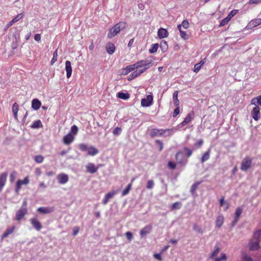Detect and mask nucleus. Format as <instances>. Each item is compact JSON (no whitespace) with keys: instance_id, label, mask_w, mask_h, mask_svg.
Here are the masks:
<instances>
[{"instance_id":"obj_33","label":"nucleus","mask_w":261,"mask_h":261,"mask_svg":"<svg viewBox=\"0 0 261 261\" xmlns=\"http://www.w3.org/2000/svg\"><path fill=\"white\" fill-rule=\"evenodd\" d=\"M182 204L180 202H175L172 204L171 210H179L181 207Z\"/></svg>"},{"instance_id":"obj_54","label":"nucleus","mask_w":261,"mask_h":261,"mask_svg":"<svg viewBox=\"0 0 261 261\" xmlns=\"http://www.w3.org/2000/svg\"><path fill=\"white\" fill-rule=\"evenodd\" d=\"M12 112L13 113H18V105L15 102L12 106Z\"/></svg>"},{"instance_id":"obj_13","label":"nucleus","mask_w":261,"mask_h":261,"mask_svg":"<svg viewBox=\"0 0 261 261\" xmlns=\"http://www.w3.org/2000/svg\"><path fill=\"white\" fill-rule=\"evenodd\" d=\"M261 24V18L254 19L251 20L247 25L248 29H251Z\"/></svg>"},{"instance_id":"obj_62","label":"nucleus","mask_w":261,"mask_h":261,"mask_svg":"<svg viewBox=\"0 0 261 261\" xmlns=\"http://www.w3.org/2000/svg\"><path fill=\"white\" fill-rule=\"evenodd\" d=\"M243 259L244 261H252V258L247 254L243 255Z\"/></svg>"},{"instance_id":"obj_63","label":"nucleus","mask_w":261,"mask_h":261,"mask_svg":"<svg viewBox=\"0 0 261 261\" xmlns=\"http://www.w3.org/2000/svg\"><path fill=\"white\" fill-rule=\"evenodd\" d=\"M79 231V227L75 226L73 228V235L74 236H75L77 234L78 232Z\"/></svg>"},{"instance_id":"obj_46","label":"nucleus","mask_w":261,"mask_h":261,"mask_svg":"<svg viewBox=\"0 0 261 261\" xmlns=\"http://www.w3.org/2000/svg\"><path fill=\"white\" fill-rule=\"evenodd\" d=\"M17 176V172L15 171H13L10 175V181L13 182L14 181Z\"/></svg>"},{"instance_id":"obj_40","label":"nucleus","mask_w":261,"mask_h":261,"mask_svg":"<svg viewBox=\"0 0 261 261\" xmlns=\"http://www.w3.org/2000/svg\"><path fill=\"white\" fill-rule=\"evenodd\" d=\"M34 160L37 163H41L44 160V158L41 155H37L34 157Z\"/></svg>"},{"instance_id":"obj_58","label":"nucleus","mask_w":261,"mask_h":261,"mask_svg":"<svg viewBox=\"0 0 261 261\" xmlns=\"http://www.w3.org/2000/svg\"><path fill=\"white\" fill-rule=\"evenodd\" d=\"M176 108L174 109L173 117H175L177 115L179 114V106H176Z\"/></svg>"},{"instance_id":"obj_52","label":"nucleus","mask_w":261,"mask_h":261,"mask_svg":"<svg viewBox=\"0 0 261 261\" xmlns=\"http://www.w3.org/2000/svg\"><path fill=\"white\" fill-rule=\"evenodd\" d=\"M184 150L186 151V154L188 158L191 156L193 151L191 149L187 147H185L184 148Z\"/></svg>"},{"instance_id":"obj_64","label":"nucleus","mask_w":261,"mask_h":261,"mask_svg":"<svg viewBox=\"0 0 261 261\" xmlns=\"http://www.w3.org/2000/svg\"><path fill=\"white\" fill-rule=\"evenodd\" d=\"M153 256L155 258L160 261H161L162 260L161 254L160 253H155L154 254Z\"/></svg>"},{"instance_id":"obj_50","label":"nucleus","mask_w":261,"mask_h":261,"mask_svg":"<svg viewBox=\"0 0 261 261\" xmlns=\"http://www.w3.org/2000/svg\"><path fill=\"white\" fill-rule=\"evenodd\" d=\"M226 259V255L224 253H222L220 257H216L215 261H222Z\"/></svg>"},{"instance_id":"obj_8","label":"nucleus","mask_w":261,"mask_h":261,"mask_svg":"<svg viewBox=\"0 0 261 261\" xmlns=\"http://www.w3.org/2000/svg\"><path fill=\"white\" fill-rule=\"evenodd\" d=\"M252 159L248 156L244 158L241 163L240 169L243 171H247L251 167Z\"/></svg>"},{"instance_id":"obj_34","label":"nucleus","mask_w":261,"mask_h":261,"mask_svg":"<svg viewBox=\"0 0 261 261\" xmlns=\"http://www.w3.org/2000/svg\"><path fill=\"white\" fill-rule=\"evenodd\" d=\"M160 48L163 52H165L168 48V44L166 41L163 40L160 43Z\"/></svg>"},{"instance_id":"obj_32","label":"nucleus","mask_w":261,"mask_h":261,"mask_svg":"<svg viewBox=\"0 0 261 261\" xmlns=\"http://www.w3.org/2000/svg\"><path fill=\"white\" fill-rule=\"evenodd\" d=\"M159 47V44L158 43L152 44L151 47L149 49V51L151 54H153L156 52Z\"/></svg>"},{"instance_id":"obj_15","label":"nucleus","mask_w":261,"mask_h":261,"mask_svg":"<svg viewBox=\"0 0 261 261\" xmlns=\"http://www.w3.org/2000/svg\"><path fill=\"white\" fill-rule=\"evenodd\" d=\"M192 118L191 114L190 113L188 114L186 116V118L184 119V121H182L180 123H179L177 126V129H180L182 126H185L186 124L190 123L192 121Z\"/></svg>"},{"instance_id":"obj_12","label":"nucleus","mask_w":261,"mask_h":261,"mask_svg":"<svg viewBox=\"0 0 261 261\" xmlns=\"http://www.w3.org/2000/svg\"><path fill=\"white\" fill-rule=\"evenodd\" d=\"M152 229V227L151 225H147L144 227L140 231V235L141 238L144 237L150 233Z\"/></svg>"},{"instance_id":"obj_21","label":"nucleus","mask_w":261,"mask_h":261,"mask_svg":"<svg viewBox=\"0 0 261 261\" xmlns=\"http://www.w3.org/2000/svg\"><path fill=\"white\" fill-rule=\"evenodd\" d=\"M74 140V137L71 133L65 135L63 138V142L65 144L68 145L71 143Z\"/></svg>"},{"instance_id":"obj_25","label":"nucleus","mask_w":261,"mask_h":261,"mask_svg":"<svg viewBox=\"0 0 261 261\" xmlns=\"http://www.w3.org/2000/svg\"><path fill=\"white\" fill-rule=\"evenodd\" d=\"M15 228V226H12L7 228V229L5 231L4 233L2 236V238L4 239L5 238L7 237L9 235L12 234Z\"/></svg>"},{"instance_id":"obj_49","label":"nucleus","mask_w":261,"mask_h":261,"mask_svg":"<svg viewBox=\"0 0 261 261\" xmlns=\"http://www.w3.org/2000/svg\"><path fill=\"white\" fill-rule=\"evenodd\" d=\"M193 229L198 233H203V231H202L201 228L200 227H199V226H198L196 224H194V225H193Z\"/></svg>"},{"instance_id":"obj_55","label":"nucleus","mask_w":261,"mask_h":261,"mask_svg":"<svg viewBox=\"0 0 261 261\" xmlns=\"http://www.w3.org/2000/svg\"><path fill=\"white\" fill-rule=\"evenodd\" d=\"M125 236L129 241H130L133 239V233L130 231H127L125 233Z\"/></svg>"},{"instance_id":"obj_19","label":"nucleus","mask_w":261,"mask_h":261,"mask_svg":"<svg viewBox=\"0 0 261 261\" xmlns=\"http://www.w3.org/2000/svg\"><path fill=\"white\" fill-rule=\"evenodd\" d=\"M65 70L66 71V76L69 79L71 77L72 71L71 62L69 61H66L65 62Z\"/></svg>"},{"instance_id":"obj_31","label":"nucleus","mask_w":261,"mask_h":261,"mask_svg":"<svg viewBox=\"0 0 261 261\" xmlns=\"http://www.w3.org/2000/svg\"><path fill=\"white\" fill-rule=\"evenodd\" d=\"M178 91H175L173 94V100L175 106H179V102L178 99Z\"/></svg>"},{"instance_id":"obj_14","label":"nucleus","mask_w":261,"mask_h":261,"mask_svg":"<svg viewBox=\"0 0 261 261\" xmlns=\"http://www.w3.org/2000/svg\"><path fill=\"white\" fill-rule=\"evenodd\" d=\"M8 176V173L5 172L0 175V191H1L6 185Z\"/></svg>"},{"instance_id":"obj_10","label":"nucleus","mask_w":261,"mask_h":261,"mask_svg":"<svg viewBox=\"0 0 261 261\" xmlns=\"http://www.w3.org/2000/svg\"><path fill=\"white\" fill-rule=\"evenodd\" d=\"M251 115L254 120L257 121L259 120L260 117V108L258 106H256L253 108L251 112Z\"/></svg>"},{"instance_id":"obj_60","label":"nucleus","mask_w":261,"mask_h":261,"mask_svg":"<svg viewBox=\"0 0 261 261\" xmlns=\"http://www.w3.org/2000/svg\"><path fill=\"white\" fill-rule=\"evenodd\" d=\"M200 65H199L198 64H195L194 66L193 71L197 73L201 69Z\"/></svg>"},{"instance_id":"obj_38","label":"nucleus","mask_w":261,"mask_h":261,"mask_svg":"<svg viewBox=\"0 0 261 261\" xmlns=\"http://www.w3.org/2000/svg\"><path fill=\"white\" fill-rule=\"evenodd\" d=\"M243 210L241 207H238L235 211V218H239L242 213Z\"/></svg>"},{"instance_id":"obj_28","label":"nucleus","mask_w":261,"mask_h":261,"mask_svg":"<svg viewBox=\"0 0 261 261\" xmlns=\"http://www.w3.org/2000/svg\"><path fill=\"white\" fill-rule=\"evenodd\" d=\"M117 96L120 99L127 100L129 98V94H128V93L119 92L117 93Z\"/></svg>"},{"instance_id":"obj_16","label":"nucleus","mask_w":261,"mask_h":261,"mask_svg":"<svg viewBox=\"0 0 261 261\" xmlns=\"http://www.w3.org/2000/svg\"><path fill=\"white\" fill-rule=\"evenodd\" d=\"M116 193L117 192L116 191L110 192L107 193L102 200V203L105 205L107 204L109 200L112 198Z\"/></svg>"},{"instance_id":"obj_29","label":"nucleus","mask_w":261,"mask_h":261,"mask_svg":"<svg viewBox=\"0 0 261 261\" xmlns=\"http://www.w3.org/2000/svg\"><path fill=\"white\" fill-rule=\"evenodd\" d=\"M251 104L255 106H257V105L261 106V95L252 99Z\"/></svg>"},{"instance_id":"obj_17","label":"nucleus","mask_w":261,"mask_h":261,"mask_svg":"<svg viewBox=\"0 0 261 261\" xmlns=\"http://www.w3.org/2000/svg\"><path fill=\"white\" fill-rule=\"evenodd\" d=\"M32 225L38 231L42 228L41 223L35 218H31L30 220Z\"/></svg>"},{"instance_id":"obj_41","label":"nucleus","mask_w":261,"mask_h":261,"mask_svg":"<svg viewBox=\"0 0 261 261\" xmlns=\"http://www.w3.org/2000/svg\"><path fill=\"white\" fill-rule=\"evenodd\" d=\"M201 183V182H195L191 187V190H190V191L191 192L192 194H194L196 191V190L197 189L198 186H199V185Z\"/></svg>"},{"instance_id":"obj_1","label":"nucleus","mask_w":261,"mask_h":261,"mask_svg":"<svg viewBox=\"0 0 261 261\" xmlns=\"http://www.w3.org/2000/svg\"><path fill=\"white\" fill-rule=\"evenodd\" d=\"M152 62L153 60L151 58H148L144 60L139 61L133 65L126 66L123 69L122 73L126 75L130 71H134L132 73V76L133 78L136 77L149 68L152 65Z\"/></svg>"},{"instance_id":"obj_35","label":"nucleus","mask_w":261,"mask_h":261,"mask_svg":"<svg viewBox=\"0 0 261 261\" xmlns=\"http://www.w3.org/2000/svg\"><path fill=\"white\" fill-rule=\"evenodd\" d=\"M220 251V248L218 246H215V250L212 252L210 256V258H212L218 255Z\"/></svg>"},{"instance_id":"obj_2","label":"nucleus","mask_w":261,"mask_h":261,"mask_svg":"<svg viewBox=\"0 0 261 261\" xmlns=\"http://www.w3.org/2000/svg\"><path fill=\"white\" fill-rule=\"evenodd\" d=\"M176 128H168V129H152L150 132V136L151 137H168L172 135L175 132Z\"/></svg>"},{"instance_id":"obj_11","label":"nucleus","mask_w":261,"mask_h":261,"mask_svg":"<svg viewBox=\"0 0 261 261\" xmlns=\"http://www.w3.org/2000/svg\"><path fill=\"white\" fill-rule=\"evenodd\" d=\"M57 178L58 180V182L61 185L66 184L69 180L68 175L65 173L59 174Z\"/></svg>"},{"instance_id":"obj_53","label":"nucleus","mask_w":261,"mask_h":261,"mask_svg":"<svg viewBox=\"0 0 261 261\" xmlns=\"http://www.w3.org/2000/svg\"><path fill=\"white\" fill-rule=\"evenodd\" d=\"M154 186V182L152 180H149L147 181L146 188L148 189H151Z\"/></svg>"},{"instance_id":"obj_5","label":"nucleus","mask_w":261,"mask_h":261,"mask_svg":"<svg viewBox=\"0 0 261 261\" xmlns=\"http://www.w3.org/2000/svg\"><path fill=\"white\" fill-rule=\"evenodd\" d=\"M79 149L83 152L87 151V154L95 156L98 153V150L93 146L88 147L86 144L82 143L79 145Z\"/></svg>"},{"instance_id":"obj_27","label":"nucleus","mask_w":261,"mask_h":261,"mask_svg":"<svg viewBox=\"0 0 261 261\" xmlns=\"http://www.w3.org/2000/svg\"><path fill=\"white\" fill-rule=\"evenodd\" d=\"M107 51L110 55L113 54L115 51V46L112 43H108L106 45Z\"/></svg>"},{"instance_id":"obj_42","label":"nucleus","mask_w":261,"mask_h":261,"mask_svg":"<svg viewBox=\"0 0 261 261\" xmlns=\"http://www.w3.org/2000/svg\"><path fill=\"white\" fill-rule=\"evenodd\" d=\"M203 143V141L202 139L199 140L197 142L194 144V149H198L201 147Z\"/></svg>"},{"instance_id":"obj_3","label":"nucleus","mask_w":261,"mask_h":261,"mask_svg":"<svg viewBox=\"0 0 261 261\" xmlns=\"http://www.w3.org/2000/svg\"><path fill=\"white\" fill-rule=\"evenodd\" d=\"M259 243H261V230L255 231L253 238L250 241L248 245L250 250H257L259 247Z\"/></svg>"},{"instance_id":"obj_4","label":"nucleus","mask_w":261,"mask_h":261,"mask_svg":"<svg viewBox=\"0 0 261 261\" xmlns=\"http://www.w3.org/2000/svg\"><path fill=\"white\" fill-rule=\"evenodd\" d=\"M126 27V23L124 22H119L113 27L108 34V38H112L118 34L121 30Z\"/></svg>"},{"instance_id":"obj_18","label":"nucleus","mask_w":261,"mask_h":261,"mask_svg":"<svg viewBox=\"0 0 261 261\" xmlns=\"http://www.w3.org/2000/svg\"><path fill=\"white\" fill-rule=\"evenodd\" d=\"M87 171L90 173L93 174L97 172L98 168L96 167L93 163H88L86 166Z\"/></svg>"},{"instance_id":"obj_6","label":"nucleus","mask_w":261,"mask_h":261,"mask_svg":"<svg viewBox=\"0 0 261 261\" xmlns=\"http://www.w3.org/2000/svg\"><path fill=\"white\" fill-rule=\"evenodd\" d=\"M27 201L24 200L20 208L16 212L15 219L17 221H20L28 212Z\"/></svg>"},{"instance_id":"obj_36","label":"nucleus","mask_w":261,"mask_h":261,"mask_svg":"<svg viewBox=\"0 0 261 261\" xmlns=\"http://www.w3.org/2000/svg\"><path fill=\"white\" fill-rule=\"evenodd\" d=\"M131 188H132V184L130 183V184H129L127 186V187L124 190H123V191L122 192V196H124L127 195L128 194L129 191L130 190Z\"/></svg>"},{"instance_id":"obj_20","label":"nucleus","mask_w":261,"mask_h":261,"mask_svg":"<svg viewBox=\"0 0 261 261\" xmlns=\"http://www.w3.org/2000/svg\"><path fill=\"white\" fill-rule=\"evenodd\" d=\"M54 211V208L51 207H40L37 209V212L46 214L52 213Z\"/></svg>"},{"instance_id":"obj_23","label":"nucleus","mask_w":261,"mask_h":261,"mask_svg":"<svg viewBox=\"0 0 261 261\" xmlns=\"http://www.w3.org/2000/svg\"><path fill=\"white\" fill-rule=\"evenodd\" d=\"M41 101L37 98L33 99L32 101V108L34 110H38L41 107Z\"/></svg>"},{"instance_id":"obj_43","label":"nucleus","mask_w":261,"mask_h":261,"mask_svg":"<svg viewBox=\"0 0 261 261\" xmlns=\"http://www.w3.org/2000/svg\"><path fill=\"white\" fill-rule=\"evenodd\" d=\"M230 20V19L227 16H226L225 18H224L221 21L219 26L223 27L226 25Z\"/></svg>"},{"instance_id":"obj_44","label":"nucleus","mask_w":261,"mask_h":261,"mask_svg":"<svg viewBox=\"0 0 261 261\" xmlns=\"http://www.w3.org/2000/svg\"><path fill=\"white\" fill-rule=\"evenodd\" d=\"M23 13H19L17 14L12 20L14 21L15 23L18 21L20 19H21L23 17Z\"/></svg>"},{"instance_id":"obj_7","label":"nucleus","mask_w":261,"mask_h":261,"mask_svg":"<svg viewBox=\"0 0 261 261\" xmlns=\"http://www.w3.org/2000/svg\"><path fill=\"white\" fill-rule=\"evenodd\" d=\"M175 158L177 164L182 166H185L188 162V159L185 157L184 153L182 151L177 152L176 154Z\"/></svg>"},{"instance_id":"obj_48","label":"nucleus","mask_w":261,"mask_h":261,"mask_svg":"<svg viewBox=\"0 0 261 261\" xmlns=\"http://www.w3.org/2000/svg\"><path fill=\"white\" fill-rule=\"evenodd\" d=\"M121 131L122 129L121 127H117L113 130V134L114 135L118 136L121 134Z\"/></svg>"},{"instance_id":"obj_24","label":"nucleus","mask_w":261,"mask_h":261,"mask_svg":"<svg viewBox=\"0 0 261 261\" xmlns=\"http://www.w3.org/2000/svg\"><path fill=\"white\" fill-rule=\"evenodd\" d=\"M168 33L166 29L160 28L158 30V35L160 39H162L168 36Z\"/></svg>"},{"instance_id":"obj_47","label":"nucleus","mask_w":261,"mask_h":261,"mask_svg":"<svg viewBox=\"0 0 261 261\" xmlns=\"http://www.w3.org/2000/svg\"><path fill=\"white\" fill-rule=\"evenodd\" d=\"M21 184L18 182V181L16 182L15 188V192L16 194H19V192L21 189Z\"/></svg>"},{"instance_id":"obj_56","label":"nucleus","mask_w":261,"mask_h":261,"mask_svg":"<svg viewBox=\"0 0 261 261\" xmlns=\"http://www.w3.org/2000/svg\"><path fill=\"white\" fill-rule=\"evenodd\" d=\"M181 27H182L184 29H187L189 27V23L187 20H184L182 21L181 24Z\"/></svg>"},{"instance_id":"obj_30","label":"nucleus","mask_w":261,"mask_h":261,"mask_svg":"<svg viewBox=\"0 0 261 261\" xmlns=\"http://www.w3.org/2000/svg\"><path fill=\"white\" fill-rule=\"evenodd\" d=\"M31 127L32 128H38L42 127V124L40 120H37L33 122Z\"/></svg>"},{"instance_id":"obj_22","label":"nucleus","mask_w":261,"mask_h":261,"mask_svg":"<svg viewBox=\"0 0 261 261\" xmlns=\"http://www.w3.org/2000/svg\"><path fill=\"white\" fill-rule=\"evenodd\" d=\"M224 218L222 214H220L216 218L215 223L216 226L220 228L223 224Z\"/></svg>"},{"instance_id":"obj_51","label":"nucleus","mask_w":261,"mask_h":261,"mask_svg":"<svg viewBox=\"0 0 261 261\" xmlns=\"http://www.w3.org/2000/svg\"><path fill=\"white\" fill-rule=\"evenodd\" d=\"M78 131V127L76 125H73L71 126V129H70V133L72 134H76Z\"/></svg>"},{"instance_id":"obj_26","label":"nucleus","mask_w":261,"mask_h":261,"mask_svg":"<svg viewBox=\"0 0 261 261\" xmlns=\"http://www.w3.org/2000/svg\"><path fill=\"white\" fill-rule=\"evenodd\" d=\"M211 148H209L208 149L205 151L201 156L200 161L202 163L207 161L210 158V152Z\"/></svg>"},{"instance_id":"obj_57","label":"nucleus","mask_w":261,"mask_h":261,"mask_svg":"<svg viewBox=\"0 0 261 261\" xmlns=\"http://www.w3.org/2000/svg\"><path fill=\"white\" fill-rule=\"evenodd\" d=\"M180 35L181 38L186 40L188 38L187 33L184 31H180Z\"/></svg>"},{"instance_id":"obj_39","label":"nucleus","mask_w":261,"mask_h":261,"mask_svg":"<svg viewBox=\"0 0 261 261\" xmlns=\"http://www.w3.org/2000/svg\"><path fill=\"white\" fill-rule=\"evenodd\" d=\"M58 58V49H57L53 54V57L51 60V64L53 65L57 61Z\"/></svg>"},{"instance_id":"obj_59","label":"nucleus","mask_w":261,"mask_h":261,"mask_svg":"<svg viewBox=\"0 0 261 261\" xmlns=\"http://www.w3.org/2000/svg\"><path fill=\"white\" fill-rule=\"evenodd\" d=\"M168 167L172 169V170H173L176 167V165H175V164L173 162H171V161H169L168 163Z\"/></svg>"},{"instance_id":"obj_37","label":"nucleus","mask_w":261,"mask_h":261,"mask_svg":"<svg viewBox=\"0 0 261 261\" xmlns=\"http://www.w3.org/2000/svg\"><path fill=\"white\" fill-rule=\"evenodd\" d=\"M17 181L19 182L21 185H27L30 182V179L28 176H26L23 179H19Z\"/></svg>"},{"instance_id":"obj_45","label":"nucleus","mask_w":261,"mask_h":261,"mask_svg":"<svg viewBox=\"0 0 261 261\" xmlns=\"http://www.w3.org/2000/svg\"><path fill=\"white\" fill-rule=\"evenodd\" d=\"M238 12V10H232L227 15V17L231 19Z\"/></svg>"},{"instance_id":"obj_61","label":"nucleus","mask_w":261,"mask_h":261,"mask_svg":"<svg viewBox=\"0 0 261 261\" xmlns=\"http://www.w3.org/2000/svg\"><path fill=\"white\" fill-rule=\"evenodd\" d=\"M155 143L158 144L160 147V151H161L163 148V143L160 140H157L155 141Z\"/></svg>"},{"instance_id":"obj_9","label":"nucleus","mask_w":261,"mask_h":261,"mask_svg":"<svg viewBox=\"0 0 261 261\" xmlns=\"http://www.w3.org/2000/svg\"><path fill=\"white\" fill-rule=\"evenodd\" d=\"M153 103V96L148 95L146 97L141 99V104L143 107H148L152 105Z\"/></svg>"}]
</instances>
